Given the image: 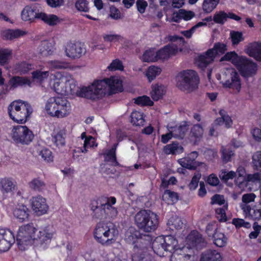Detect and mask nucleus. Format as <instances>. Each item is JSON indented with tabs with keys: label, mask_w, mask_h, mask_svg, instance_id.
I'll return each instance as SVG.
<instances>
[{
	"label": "nucleus",
	"mask_w": 261,
	"mask_h": 261,
	"mask_svg": "<svg viewBox=\"0 0 261 261\" xmlns=\"http://www.w3.org/2000/svg\"><path fill=\"white\" fill-rule=\"evenodd\" d=\"M227 238L222 233L216 232L214 234V242L218 247H222L226 245Z\"/></svg>",
	"instance_id": "a18cd8bd"
},
{
	"label": "nucleus",
	"mask_w": 261,
	"mask_h": 261,
	"mask_svg": "<svg viewBox=\"0 0 261 261\" xmlns=\"http://www.w3.org/2000/svg\"><path fill=\"white\" fill-rule=\"evenodd\" d=\"M188 122L185 121L179 125L170 126L169 128L171 132L173 137L178 139H183L188 130Z\"/></svg>",
	"instance_id": "412c9836"
},
{
	"label": "nucleus",
	"mask_w": 261,
	"mask_h": 261,
	"mask_svg": "<svg viewBox=\"0 0 261 261\" xmlns=\"http://www.w3.org/2000/svg\"><path fill=\"white\" fill-rule=\"evenodd\" d=\"M237 67L241 75L245 77L254 75L257 70L256 63L244 57H242Z\"/></svg>",
	"instance_id": "f8f14e48"
},
{
	"label": "nucleus",
	"mask_w": 261,
	"mask_h": 261,
	"mask_svg": "<svg viewBox=\"0 0 261 261\" xmlns=\"http://www.w3.org/2000/svg\"><path fill=\"white\" fill-rule=\"evenodd\" d=\"M220 79L224 87L236 90L238 93L240 92L241 89V80L238 73L234 68H226L222 72Z\"/></svg>",
	"instance_id": "9d476101"
},
{
	"label": "nucleus",
	"mask_w": 261,
	"mask_h": 261,
	"mask_svg": "<svg viewBox=\"0 0 261 261\" xmlns=\"http://www.w3.org/2000/svg\"><path fill=\"white\" fill-rule=\"evenodd\" d=\"M66 56L71 59L80 58L86 53L84 45L80 42H67L64 46Z\"/></svg>",
	"instance_id": "ddd939ff"
},
{
	"label": "nucleus",
	"mask_w": 261,
	"mask_h": 261,
	"mask_svg": "<svg viewBox=\"0 0 261 261\" xmlns=\"http://www.w3.org/2000/svg\"><path fill=\"white\" fill-rule=\"evenodd\" d=\"M30 85L31 82L28 78L19 76H13L8 82V86L11 89L25 85L30 86Z\"/></svg>",
	"instance_id": "5701e85b"
},
{
	"label": "nucleus",
	"mask_w": 261,
	"mask_h": 261,
	"mask_svg": "<svg viewBox=\"0 0 261 261\" xmlns=\"http://www.w3.org/2000/svg\"><path fill=\"white\" fill-rule=\"evenodd\" d=\"M66 77L68 80L66 85V95L76 94L79 96V92L80 89L79 90V87L77 86L75 82L71 77L66 76Z\"/></svg>",
	"instance_id": "a19ab883"
},
{
	"label": "nucleus",
	"mask_w": 261,
	"mask_h": 261,
	"mask_svg": "<svg viewBox=\"0 0 261 261\" xmlns=\"http://www.w3.org/2000/svg\"><path fill=\"white\" fill-rule=\"evenodd\" d=\"M41 7L38 5L25 6L21 12V18L24 21H33L35 19H39L41 13Z\"/></svg>",
	"instance_id": "4468645a"
},
{
	"label": "nucleus",
	"mask_w": 261,
	"mask_h": 261,
	"mask_svg": "<svg viewBox=\"0 0 261 261\" xmlns=\"http://www.w3.org/2000/svg\"><path fill=\"white\" fill-rule=\"evenodd\" d=\"M247 218L254 220H259L261 219V208H257L255 206L253 208V210L247 216Z\"/></svg>",
	"instance_id": "774afa93"
},
{
	"label": "nucleus",
	"mask_w": 261,
	"mask_h": 261,
	"mask_svg": "<svg viewBox=\"0 0 261 261\" xmlns=\"http://www.w3.org/2000/svg\"><path fill=\"white\" fill-rule=\"evenodd\" d=\"M227 209V205H224L222 207L218 208L216 210V213L217 218L220 221L225 222L227 221L226 216V210Z\"/></svg>",
	"instance_id": "0e129e2a"
},
{
	"label": "nucleus",
	"mask_w": 261,
	"mask_h": 261,
	"mask_svg": "<svg viewBox=\"0 0 261 261\" xmlns=\"http://www.w3.org/2000/svg\"><path fill=\"white\" fill-rule=\"evenodd\" d=\"M166 93V88L163 85H152L150 95L153 100L157 101L161 98Z\"/></svg>",
	"instance_id": "cd10ccee"
},
{
	"label": "nucleus",
	"mask_w": 261,
	"mask_h": 261,
	"mask_svg": "<svg viewBox=\"0 0 261 261\" xmlns=\"http://www.w3.org/2000/svg\"><path fill=\"white\" fill-rule=\"evenodd\" d=\"M222 259L219 252L215 250H208L202 253L200 261H221Z\"/></svg>",
	"instance_id": "a878e982"
},
{
	"label": "nucleus",
	"mask_w": 261,
	"mask_h": 261,
	"mask_svg": "<svg viewBox=\"0 0 261 261\" xmlns=\"http://www.w3.org/2000/svg\"><path fill=\"white\" fill-rule=\"evenodd\" d=\"M39 19L44 21L49 25H55L60 22L59 18L54 14H47L42 11L39 16Z\"/></svg>",
	"instance_id": "2f4dec72"
},
{
	"label": "nucleus",
	"mask_w": 261,
	"mask_h": 261,
	"mask_svg": "<svg viewBox=\"0 0 261 261\" xmlns=\"http://www.w3.org/2000/svg\"><path fill=\"white\" fill-rule=\"evenodd\" d=\"M32 77L34 79L39 82H42L44 79H46L49 75L48 71H42L40 70H36L32 73Z\"/></svg>",
	"instance_id": "680f3d73"
},
{
	"label": "nucleus",
	"mask_w": 261,
	"mask_h": 261,
	"mask_svg": "<svg viewBox=\"0 0 261 261\" xmlns=\"http://www.w3.org/2000/svg\"><path fill=\"white\" fill-rule=\"evenodd\" d=\"M55 82L53 85V88L55 91L60 94L66 95V85L68 80L66 76L62 75L58 72L54 75Z\"/></svg>",
	"instance_id": "a211bd4d"
},
{
	"label": "nucleus",
	"mask_w": 261,
	"mask_h": 261,
	"mask_svg": "<svg viewBox=\"0 0 261 261\" xmlns=\"http://www.w3.org/2000/svg\"><path fill=\"white\" fill-rule=\"evenodd\" d=\"M32 207L37 215H42L47 213L49 206L46 199L41 196L33 197L31 199Z\"/></svg>",
	"instance_id": "dca6fc26"
},
{
	"label": "nucleus",
	"mask_w": 261,
	"mask_h": 261,
	"mask_svg": "<svg viewBox=\"0 0 261 261\" xmlns=\"http://www.w3.org/2000/svg\"><path fill=\"white\" fill-rule=\"evenodd\" d=\"M108 69L111 71L123 70L124 67L122 62L119 59L114 60L110 65L108 67Z\"/></svg>",
	"instance_id": "e2e57ef3"
},
{
	"label": "nucleus",
	"mask_w": 261,
	"mask_h": 261,
	"mask_svg": "<svg viewBox=\"0 0 261 261\" xmlns=\"http://www.w3.org/2000/svg\"><path fill=\"white\" fill-rule=\"evenodd\" d=\"M29 187L33 190L36 191H42L45 188V184L40 178H36L32 179L29 183Z\"/></svg>",
	"instance_id": "79ce46f5"
},
{
	"label": "nucleus",
	"mask_w": 261,
	"mask_h": 261,
	"mask_svg": "<svg viewBox=\"0 0 261 261\" xmlns=\"http://www.w3.org/2000/svg\"><path fill=\"white\" fill-rule=\"evenodd\" d=\"M25 32L20 30H8L3 32V37L6 40H13L23 36Z\"/></svg>",
	"instance_id": "e433bc0d"
},
{
	"label": "nucleus",
	"mask_w": 261,
	"mask_h": 261,
	"mask_svg": "<svg viewBox=\"0 0 261 261\" xmlns=\"http://www.w3.org/2000/svg\"><path fill=\"white\" fill-rule=\"evenodd\" d=\"M242 57H239L234 52L227 53L224 56L221 60L231 61V62L236 66L238 65L239 61Z\"/></svg>",
	"instance_id": "864d4df0"
},
{
	"label": "nucleus",
	"mask_w": 261,
	"mask_h": 261,
	"mask_svg": "<svg viewBox=\"0 0 261 261\" xmlns=\"http://www.w3.org/2000/svg\"><path fill=\"white\" fill-rule=\"evenodd\" d=\"M163 240L165 242V248L166 249V251L172 252L176 249L178 243L174 237L172 236H166L163 237Z\"/></svg>",
	"instance_id": "c9c22d12"
},
{
	"label": "nucleus",
	"mask_w": 261,
	"mask_h": 261,
	"mask_svg": "<svg viewBox=\"0 0 261 261\" xmlns=\"http://www.w3.org/2000/svg\"><path fill=\"white\" fill-rule=\"evenodd\" d=\"M163 198L167 199L168 204L174 203L178 200L177 193L168 190L165 191Z\"/></svg>",
	"instance_id": "603ef678"
},
{
	"label": "nucleus",
	"mask_w": 261,
	"mask_h": 261,
	"mask_svg": "<svg viewBox=\"0 0 261 261\" xmlns=\"http://www.w3.org/2000/svg\"><path fill=\"white\" fill-rule=\"evenodd\" d=\"M247 54L258 61H261V44L254 43L247 49Z\"/></svg>",
	"instance_id": "c85d7f7f"
},
{
	"label": "nucleus",
	"mask_w": 261,
	"mask_h": 261,
	"mask_svg": "<svg viewBox=\"0 0 261 261\" xmlns=\"http://www.w3.org/2000/svg\"><path fill=\"white\" fill-rule=\"evenodd\" d=\"M188 240L190 241L193 246L197 247L199 244L203 243L204 240L202 235L198 231H192L188 237Z\"/></svg>",
	"instance_id": "ea45409f"
},
{
	"label": "nucleus",
	"mask_w": 261,
	"mask_h": 261,
	"mask_svg": "<svg viewBox=\"0 0 261 261\" xmlns=\"http://www.w3.org/2000/svg\"><path fill=\"white\" fill-rule=\"evenodd\" d=\"M130 117L131 123L134 125L138 126L144 125L145 119L143 113L137 111H134L132 113Z\"/></svg>",
	"instance_id": "f704fd0d"
},
{
	"label": "nucleus",
	"mask_w": 261,
	"mask_h": 261,
	"mask_svg": "<svg viewBox=\"0 0 261 261\" xmlns=\"http://www.w3.org/2000/svg\"><path fill=\"white\" fill-rule=\"evenodd\" d=\"M118 231L115 225L111 222L98 223L94 229V237L95 240L103 245L111 244L117 238Z\"/></svg>",
	"instance_id": "20e7f679"
},
{
	"label": "nucleus",
	"mask_w": 261,
	"mask_h": 261,
	"mask_svg": "<svg viewBox=\"0 0 261 261\" xmlns=\"http://www.w3.org/2000/svg\"><path fill=\"white\" fill-rule=\"evenodd\" d=\"M167 224L169 228L172 230L182 228L184 222L181 219L177 216L171 217L168 220Z\"/></svg>",
	"instance_id": "58836bf2"
},
{
	"label": "nucleus",
	"mask_w": 261,
	"mask_h": 261,
	"mask_svg": "<svg viewBox=\"0 0 261 261\" xmlns=\"http://www.w3.org/2000/svg\"><path fill=\"white\" fill-rule=\"evenodd\" d=\"M236 175V173L232 171L227 172L225 170H222L219 174L220 178L222 180L224 181H227L229 179H233Z\"/></svg>",
	"instance_id": "69168bd1"
},
{
	"label": "nucleus",
	"mask_w": 261,
	"mask_h": 261,
	"mask_svg": "<svg viewBox=\"0 0 261 261\" xmlns=\"http://www.w3.org/2000/svg\"><path fill=\"white\" fill-rule=\"evenodd\" d=\"M54 41L43 40L38 47L37 53L39 57H46L52 55L55 50Z\"/></svg>",
	"instance_id": "6ab92c4d"
},
{
	"label": "nucleus",
	"mask_w": 261,
	"mask_h": 261,
	"mask_svg": "<svg viewBox=\"0 0 261 261\" xmlns=\"http://www.w3.org/2000/svg\"><path fill=\"white\" fill-rule=\"evenodd\" d=\"M161 69L160 68L154 66H151L148 67L146 73V76L150 82L153 81L156 76L159 75L161 73Z\"/></svg>",
	"instance_id": "09e8293b"
},
{
	"label": "nucleus",
	"mask_w": 261,
	"mask_h": 261,
	"mask_svg": "<svg viewBox=\"0 0 261 261\" xmlns=\"http://www.w3.org/2000/svg\"><path fill=\"white\" fill-rule=\"evenodd\" d=\"M45 108L49 115L58 118L67 117L71 111L70 103L61 96L50 97L46 102Z\"/></svg>",
	"instance_id": "7ed1b4c3"
},
{
	"label": "nucleus",
	"mask_w": 261,
	"mask_h": 261,
	"mask_svg": "<svg viewBox=\"0 0 261 261\" xmlns=\"http://www.w3.org/2000/svg\"><path fill=\"white\" fill-rule=\"evenodd\" d=\"M142 60L144 62H146L156 61V51L154 49L146 50L143 55Z\"/></svg>",
	"instance_id": "8fccbe9b"
},
{
	"label": "nucleus",
	"mask_w": 261,
	"mask_h": 261,
	"mask_svg": "<svg viewBox=\"0 0 261 261\" xmlns=\"http://www.w3.org/2000/svg\"><path fill=\"white\" fill-rule=\"evenodd\" d=\"M135 222L137 227L146 232L154 231L159 225V217L154 213L143 210L135 216Z\"/></svg>",
	"instance_id": "423d86ee"
},
{
	"label": "nucleus",
	"mask_w": 261,
	"mask_h": 261,
	"mask_svg": "<svg viewBox=\"0 0 261 261\" xmlns=\"http://www.w3.org/2000/svg\"><path fill=\"white\" fill-rule=\"evenodd\" d=\"M227 13L223 11L217 12L213 16V20L219 24H223L227 20Z\"/></svg>",
	"instance_id": "5fc2aeb1"
},
{
	"label": "nucleus",
	"mask_w": 261,
	"mask_h": 261,
	"mask_svg": "<svg viewBox=\"0 0 261 261\" xmlns=\"http://www.w3.org/2000/svg\"><path fill=\"white\" fill-rule=\"evenodd\" d=\"M75 7L80 12H88L89 11V3L86 0H77L75 3Z\"/></svg>",
	"instance_id": "6e6d98bb"
},
{
	"label": "nucleus",
	"mask_w": 261,
	"mask_h": 261,
	"mask_svg": "<svg viewBox=\"0 0 261 261\" xmlns=\"http://www.w3.org/2000/svg\"><path fill=\"white\" fill-rule=\"evenodd\" d=\"M179 163L184 168L188 169H194L196 167V162L191 159H188L187 156L179 160Z\"/></svg>",
	"instance_id": "4d7b16f0"
},
{
	"label": "nucleus",
	"mask_w": 261,
	"mask_h": 261,
	"mask_svg": "<svg viewBox=\"0 0 261 261\" xmlns=\"http://www.w3.org/2000/svg\"><path fill=\"white\" fill-rule=\"evenodd\" d=\"M53 236V231L49 226L42 228L39 230L38 234L35 236V240L39 242L40 244L49 241Z\"/></svg>",
	"instance_id": "4be33fe9"
},
{
	"label": "nucleus",
	"mask_w": 261,
	"mask_h": 261,
	"mask_svg": "<svg viewBox=\"0 0 261 261\" xmlns=\"http://www.w3.org/2000/svg\"><path fill=\"white\" fill-rule=\"evenodd\" d=\"M116 202L114 197L101 196L91 203L90 209L93 219H102L107 218H115L118 214L116 208L113 206Z\"/></svg>",
	"instance_id": "f03ea898"
},
{
	"label": "nucleus",
	"mask_w": 261,
	"mask_h": 261,
	"mask_svg": "<svg viewBox=\"0 0 261 261\" xmlns=\"http://www.w3.org/2000/svg\"><path fill=\"white\" fill-rule=\"evenodd\" d=\"M220 0H203L202 5L203 11L206 13L212 12L217 6Z\"/></svg>",
	"instance_id": "37998d69"
},
{
	"label": "nucleus",
	"mask_w": 261,
	"mask_h": 261,
	"mask_svg": "<svg viewBox=\"0 0 261 261\" xmlns=\"http://www.w3.org/2000/svg\"><path fill=\"white\" fill-rule=\"evenodd\" d=\"M230 37L232 45H238L240 42L244 40V37L242 33L237 31L230 32Z\"/></svg>",
	"instance_id": "13d9d810"
},
{
	"label": "nucleus",
	"mask_w": 261,
	"mask_h": 261,
	"mask_svg": "<svg viewBox=\"0 0 261 261\" xmlns=\"http://www.w3.org/2000/svg\"><path fill=\"white\" fill-rule=\"evenodd\" d=\"M207 23L203 22H199L196 24L192 27L190 29L186 31H181V34L187 38H191L193 33L198 28L206 25Z\"/></svg>",
	"instance_id": "3c124183"
},
{
	"label": "nucleus",
	"mask_w": 261,
	"mask_h": 261,
	"mask_svg": "<svg viewBox=\"0 0 261 261\" xmlns=\"http://www.w3.org/2000/svg\"><path fill=\"white\" fill-rule=\"evenodd\" d=\"M13 215L19 222H22L28 220L29 210L26 206L21 205L14 210Z\"/></svg>",
	"instance_id": "393cba45"
},
{
	"label": "nucleus",
	"mask_w": 261,
	"mask_h": 261,
	"mask_svg": "<svg viewBox=\"0 0 261 261\" xmlns=\"http://www.w3.org/2000/svg\"><path fill=\"white\" fill-rule=\"evenodd\" d=\"M122 89L121 81L118 77L111 76L109 79L95 80L91 85L81 88L79 94L80 97L96 100L121 91Z\"/></svg>",
	"instance_id": "f257e3e1"
},
{
	"label": "nucleus",
	"mask_w": 261,
	"mask_h": 261,
	"mask_svg": "<svg viewBox=\"0 0 261 261\" xmlns=\"http://www.w3.org/2000/svg\"><path fill=\"white\" fill-rule=\"evenodd\" d=\"M135 102L141 106H152L153 102L151 101L150 98L147 96H142L137 97L135 99Z\"/></svg>",
	"instance_id": "bf43d9fd"
},
{
	"label": "nucleus",
	"mask_w": 261,
	"mask_h": 261,
	"mask_svg": "<svg viewBox=\"0 0 261 261\" xmlns=\"http://www.w3.org/2000/svg\"><path fill=\"white\" fill-rule=\"evenodd\" d=\"M256 197L255 194L252 193L245 194L242 196L243 203L241 204V207L246 218L253 210L249 203L254 201Z\"/></svg>",
	"instance_id": "aec40b11"
},
{
	"label": "nucleus",
	"mask_w": 261,
	"mask_h": 261,
	"mask_svg": "<svg viewBox=\"0 0 261 261\" xmlns=\"http://www.w3.org/2000/svg\"><path fill=\"white\" fill-rule=\"evenodd\" d=\"M171 261H191V255L185 252L184 249H176L173 252Z\"/></svg>",
	"instance_id": "473e14b6"
},
{
	"label": "nucleus",
	"mask_w": 261,
	"mask_h": 261,
	"mask_svg": "<svg viewBox=\"0 0 261 261\" xmlns=\"http://www.w3.org/2000/svg\"><path fill=\"white\" fill-rule=\"evenodd\" d=\"M183 149V147L178 143L173 142L165 146L163 151L166 154H175L182 152Z\"/></svg>",
	"instance_id": "c756f323"
},
{
	"label": "nucleus",
	"mask_w": 261,
	"mask_h": 261,
	"mask_svg": "<svg viewBox=\"0 0 261 261\" xmlns=\"http://www.w3.org/2000/svg\"><path fill=\"white\" fill-rule=\"evenodd\" d=\"M11 137L16 144L28 145L33 140L34 134L26 126L18 125L12 129Z\"/></svg>",
	"instance_id": "9b49d317"
},
{
	"label": "nucleus",
	"mask_w": 261,
	"mask_h": 261,
	"mask_svg": "<svg viewBox=\"0 0 261 261\" xmlns=\"http://www.w3.org/2000/svg\"><path fill=\"white\" fill-rule=\"evenodd\" d=\"M176 86L183 91L190 92L197 86L198 77L195 71L187 70L179 73L176 76Z\"/></svg>",
	"instance_id": "6e6552de"
},
{
	"label": "nucleus",
	"mask_w": 261,
	"mask_h": 261,
	"mask_svg": "<svg viewBox=\"0 0 261 261\" xmlns=\"http://www.w3.org/2000/svg\"><path fill=\"white\" fill-rule=\"evenodd\" d=\"M10 118L17 123H24L33 112L31 105L21 100H14L8 107Z\"/></svg>",
	"instance_id": "39448f33"
},
{
	"label": "nucleus",
	"mask_w": 261,
	"mask_h": 261,
	"mask_svg": "<svg viewBox=\"0 0 261 261\" xmlns=\"http://www.w3.org/2000/svg\"><path fill=\"white\" fill-rule=\"evenodd\" d=\"M134 251L136 254L132 256L133 261H153L152 257L149 254L139 251L137 245L134 246Z\"/></svg>",
	"instance_id": "72a5a7b5"
},
{
	"label": "nucleus",
	"mask_w": 261,
	"mask_h": 261,
	"mask_svg": "<svg viewBox=\"0 0 261 261\" xmlns=\"http://www.w3.org/2000/svg\"><path fill=\"white\" fill-rule=\"evenodd\" d=\"M219 114L221 117L218 118L215 121V123L218 125H221L225 124V127L229 128L232 124V121L230 117L227 115L224 110H221L219 111Z\"/></svg>",
	"instance_id": "7c9ffc66"
},
{
	"label": "nucleus",
	"mask_w": 261,
	"mask_h": 261,
	"mask_svg": "<svg viewBox=\"0 0 261 261\" xmlns=\"http://www.w3.org/2000/svg\"><path fill=\"white\" fill-rule=\"evenodd\" d=\"M2 190L4 193H9L13 191L15 185L14 182L9 178H4L1 181Z\"/></svg>",
	"instance_id": "de8ad7c7"
},
{
	"label": "nucleus",
	"mask_w": 261,
	"mask_h": 261,
	"mask_svg": "<svg viewBox=\"0 0 261 261\" xmlns=\"http://www.w3.org/2000/svg\"><path fill=\"white\" fill-rule=\"evenodd\" d=\"M203 128L200 124H195L190 128V138L194 141H199L203 134Z\"/></svg>",
	"instance_id": "bb28decb"
},
{
	"label": "nucleus",
	"mask_w": 261,
	"mask_h": 261,
	"mask_svg": "<svg viewBox=\"0 0 261 261\" xmlns=\"http://www.w3.org/2000/svg\"><path fill=\"white\" fill-rule=\"evenodd\" d=\"M179 51V47L175 43H171L165 46L156 51L157 61L167 60L170 57L175 55Z\"/></svg>",
	"instance_id": "f3484780"
},
{
	"label": "nucleus",
	"mask_w": 261,
	"mask_h": 261,
	"mask_svg": "<svg viewBox=\"0 0 261 261\" xmlns=\"http://www.w3.org/2000/svg\"><path fill=\"white\" fill-rule=\"evenodd\" d=\"M15 242L14 236L10 230L0 231V252L8 251Z\"/></svg>",
	"instance_id": "2eb2a0df"
},
{
	"label": "nucleus",
	"mask_w": 261,
	"mask_h": 261,
	"mask_svg": "<svg viewBox=\"0 0 261 261\" xmlns=\"http://www.w3.org/2000/svg\"><path fill=\"white\" fill-rule=\"evenodd\" d=\"M169 40L172 42L171 43L177 44L179 47V51H181V47L184 45L185 41L182 37H179L176 35L169 36Z\"/></svg>",
	"instance_id": "052dcab7"
},
{
	"label": "nucleus",
	"mask_w": 261,
	"mask_h": 261,
	"mask_svg": "<svg viewBox=\"0 0 261 261\" xmlns=\"http://www.w3.org/2000/svg\"><path fill=\"white\" fill-rule=\"evenodd\" d=\"M117 144H115L110 150H108L105 154V161L109 162L112 165L116 166L119 165L116 160V150Z\"/></svg>",
	"instance_id": "c03bdc74"
},
{
	"label": "nucleus",
	"mask_w": 261,
	"mask_h": 261,
	"mask_svg": "<svg viewBox=\"0 0 261 261\" xmlns=\"http://www.w3.org/2000/svg\"><path fill=\"white\" fill-rule=\"evenodd\" d=\"M37 228L34 224L30 223L19 227L16 236V242L19 249L24 250L35 241Z\"/></svg>",
	"instance_id": "0eeeda50"
},
{
	"label": "nucleus",
	"mask_w": 261,
	"mask_h": 261,
	"mask_svg": "<svg viewBox=\"0 0 261 261\" xmlns=\"http://www.w3.org/2000/svg\"><path fill=\"white\" fill-rule=\"evenodd\" d=\"M66 130L65 128L60 129L53 136V142L58 147L64 146L65 144Z\"/></svg>",
	"instance_id": "4c0bfd02"
},
{
	"label": "nucleus",
	"mask_w": 261,
	"mask_h": 261,
	"mask_svg": "<svg viewBox=\"0 0 261 261\" xmlns=\"http://www.w3.org/2000/svg\"><path fill=\"white\" fill-rule=\"evenodd\" d=\"M12 50L8 48H0V65L8 63L11 58Z\"/></svg>",
	"instance_id": "49530a36"
},
{
	"label": "nucleus",
	"mask_w": 261,
	"mask_h": 261,
	"mask_svg": "<svg viewBox=\"0 0 261 261\" xmlns=\"http://www.w3.org/2000/svg\"><path fill=\"white\" fill-rule=\"evenodd\" d=\"M165 247V242L163 240V236L156 238L152 243V248L154 253L160 256H164V252L166 251Z\"/></svg>",
	"instance_id": "b1692460"
},
{
	"label": "nucleus",
	"mask_w": 261,
	"mask_h": 261,
	"mask_svg": "<svg viewBox=\"0 0 261 261\" xmlns=\"http://www.w3.org/2000/svg\"><path fill=\"white\" fill-rule=\"evenodd\" d=\"M227 50L226 44L218 42L214 44L213 48L208 49L204 54L200 55L196 60L197 66L203 69L214 61L216 55H222Z\"/></svg>",
	"instance_id": "1a4fd4ad"
},
{
	"label": "nucleus",
	"mask_w": 261,
	"mask_h": 261,
	"mask_svg": "<svg viewBox=\"0 0 261 261\" xmlns=\"http://www.w3.org/2000/svg\"><path fill=\"white\" fill-rule=\"evenodd\" d=\"M252 164L257 170H261V151H257L253 154Z\"/></svg>",
	"instance_id": "338daca9"
}]
</instances>
